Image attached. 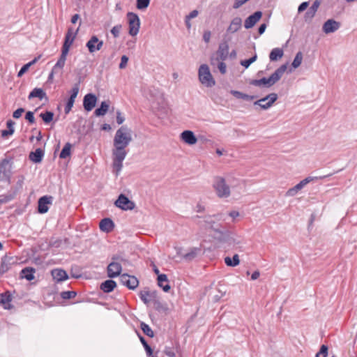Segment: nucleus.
<instances>
[{
	"label": "nucleus",
	"mask_w": 357,
	"mask_h": 357,
	"mask_svg": "<svg viewBox=\"0 0 357 357\" xmlns=\"http://www.w3.org/2000/svg\"><path fill=\"white\" fill-rule=\"evenodd\" d=\"M286 70L287 64H283L280 66L268 78L263 77L260 79H252L250 82V84L256 86H261L264 85L265 86L270 87L280 79Z\"/></svg>",
	"instance_id": "obj_2"
},
{
	"label": "nucleus",
	"mask_w": 357,
	"mask_h": 357,
	"mask_svg": "<svg viewBox=\"0 0 357 357\" xmlns=\"http://www.w3.org/2000/svg\"><path fill=\"white\" fill-rule=\"evenodd\" d=\"M78 31L79 28H77V30H74L72 27H69L68 29L67 33L65 36V40L61 50H63L67 52H69L70 46L73 43Z\"/></svg>",
	"instance_id": "obj_11"
},
{
	"label": "nucleus",
	"mask_w": 357,
	"mask_h": 357,
	"mask_svg": "<svg viewBox=\"0 0 357 357\" xmlns=\"http://www.w3.org/2000/svg\"><path fill=\"white\" fill-rule=\"evenodd\" d=\"M212 187L218 198L225 199L229 197L231 195L230 186L227 184L225 178L223 176H214Z\"/></svg>",
	"instance_id": "obj_3"
},
{
	"label": "nucleus",
	"mask_w": 357,
	"mask_h": 357,
	"mask_svg": "<svg viewBox=\"0 0 357 357\" xmlns=\"http://www.w3.org/2000/svg\"><path fill=\"white\" fill-rule=\"evenodd\" d=\"M229 54V45L227 42L221 43L215 54L211 57V64L215 66L220 61L227 59Z\"/></svg>",
	"instance_id": "obj_6"
},
{
	"label": "nucleus",
	"mask_w": 357,
	"mask_h": 357,
	"mask_svg": "<svg viewBox=\"0 0 357 357\" xmlns=\"http://www.w3.org/2000/svg\"><path fill=\"white\" fill-rule=\"evenodd\" d=\"M212 231L213 232V238L219 242L224 241L228 234V231L223 228L222 225H216V228Z\"/></svg>",
	"instance_id": "obj_22"
},
{
	"label": "nucleus",
	"mask_w": 357,
	"mask_h": 357,
	"mask_svg": "<svg viewBox=\"0 0 357 357\" xmlns=\"http://www.w3.org/2000/svg\"><path fill=\"white\" fill-rule=\"evenodd\" d=\"M308 6V3L307 2H303L302 3L300 4V6H298V13H301L303 11H304Z\"/></svg>",
	"instance_id": "obj_64"
},
{
	"label": "nucleus",
	"mask_w": 357,
	"mask_h": 357,
	"mask_svg": "<svg viewBox=\"0 0 357 357\" xmlns=\"http://www.w3.org/2000/svg\"><path fill=\"white\" fill-rule=\"evenodd\" d=\"M36 61H37V59L36 58L33 60H32L31 61H30L29 63L24 65L22 67V68L20 70V71L18 72L17 76L22 77L29 70L30 66L36 62Z\"/></svg>",
	"instance_id": "obj_47"
},
{
	"label": "nucleus",
	"mask_w": 357,
	"mask_h": 357,
	"mask_svg": "<svg viewBox=\"0 0 357 357\" xmlns=\"http://www.w3.org/2000/svg\"><path fill=\"white\" fill-rule=\"evenodd\" d=\"M114 205L123 211H131L135 208V204L125 195L121 194L115 201Z\"/></svg>",
	"instance_id": "obj_9"
},
{
	"label": "nucleus",
	"mask_w": 357,
	"mask_h": 357,
	"mask_svg": "<svg viewBox=\"0 0 357 357\" xmlns=\"http://www.w3.org/2000/svg\"><path fill=\"white\" fill-rule=\"evenodd\" d=\"M68 54V52L61 50L60 57L54 65L53 70H55L56 68H63L64 67Z\"/></svg>",
	"instance_id": "obj_39"
},
{
	"label": "nucleus",
	"mask_w": 357,
	"mask_h": 357,
	"mask_svg": "<svg viewBox=\"0 0 357 357\" xmlns=\"http://www.w3.org/2000/svg\"><path fill=\"white\" fill-rule=\"evenodd\" d=\"M122 267L119 263L112 261L107 266V275L110 278L120 275Z\"/></svg>",
	"instance_id": "obj_17"
},
{
	"label": "nucleus",
	"mask_w": 357,
	"mask_h": 357,
	"mask_svg": "<svg viewBox=\"0 0 357 357\" xmlns=\"http://www.w3.org/2000/svg\"><path fill=\"white\" fill-rule=\"evenodd\" d=\"M181 139L188 145H194L197 142L196 136L191 130H185L181 132Z\"/></svg>",
	"instance_id": "obj_19"
},
{
	"label": "nucleus",
	"mask_w": 357,
	"mask_h": 357,
	"mask_svg": "<svg viewBox=\"0 0 357 357\" xmlns=\"http://www.w3.org/2000/svg\"><path fill=\"white\" fill-rule=\"evenodd\" d=\"M224 61H220L219 62H218L216 63L215 66H218L220 72L222 73V74H225L226 73V71H227V66H226V64L223 62Z\"/></svg>",
	"instance_id": "obj_55"
},
{
	"label": "nucleus",
	"mask_w": 357,
	"mask_h": 357,
	"mask_svg": "<svg viewBox=\"0 0 357 357\" xmlns=\"http://www.w3.org/2000/svg\"><path fill=\"white\" fill-rule=\"evenodd\" d=\"M140 328L143 331V333L150 337H153L154 336V333L150 326L145 324L144 322H141Z\"/></svg>",
	"instance_id": "obj_43"
},
{
	"label": "nucleus",
	"mask_w": 357,
	"mask_h": 357,
	"mask_svg": "<svg viewBox=\"0 0 357 357\" xmlns=\"http://www.w3.org/2000/svg\"><path fill=\"white\" fill-rule=\"evenodd\" d=\"M53 197L52 196H43L38 202V211L40 213H45L48 211L49 205L52 204Z\"/></svg>",
	"instance_id": "obj_15"
},
{
	"label": "nucleus",
	"mask_w": 357,
	"mask_h": 357,
	"mask_svg": "<svg viewBox=\"0 0 357 357\" xmlns=\"http://www.w3.org/2000/svg\"><path fill=\"white\" fill-rule=\"evenodd\" d=\"M11 301V294L8 291L0 294V304L2 305L5 309H9L10 307Z\"/></svg>",
	"instance_id": "obj_31"
},
{
	"label": "nucleus",
	"mask_w": 357,
	"mask_h": 357,
	"mask_svg": "<svg viewBox=\"0 0 357 357\" xmlns=\"http://www.w3.org/2000/svg\"><path fill=\"white\" fill-rule=\"evenodd\" d=\"M128 61V57L126 55H123L121 58V63L119 64V68L123 69L127 66Z\"/></svg>",
	"instance_id": "obj_57"
},
{
	"label": "nucleus",
	"mask_w": 357,
	"mask_h": 357,
	"mask_svg": "<svg viewBox=\"0 0 357 357\" xmlns=\"http://www.w3.org/2000/svg\"><path fill=\"white\" fill-rule=\"evenodd\" d=\"M35 268L31 267H26L22 270L20 273L21 278H25L29 281L34 279Z\"/></svg>",
	"instance_id": "obj_34"
},
{
	"label": "nucleus",
	"mask_w": 357,
	"mask_h": 357,
	"mask_svg": "<svg viewBox=\"0 0 357 357\" xmlns=\"http://www.w3.org/2000/svg\"><path fill=\"white\" fill-rule=\"evenodd\" d=\"M131 130L126 126L119 128L114 137L112 149V166L116 175H119L123 167V161L128 151L126 148L132 142Z\"/></svg>",
	"instance_id": "obj_1"
},
{
	"label": "nucleus",
	"mask_w": 357,
	"mask_h": 357,
	"mask_svg": "<svg viewBox=\"0 0 357 357\" xmlns=\"http://www.w3.org/2000/svg\"><path fill=\"white\" fill-rule=\"evenodd\" d=\"M74 102H75V100H73V99L68 98L67 103L66 105V107H65L66 114H68L71 110L72 107H73Z\"/></svg>",
	"instance_id": "obj_58"
},
{
	"label": "nucleus",
	"mask_w": 357,
	"mask_h": 357,
	"mask_svg": "<svg viewBox=\"0 0 357 357\" xmlns=\"http://www.w3.org/2000/svg\"><path fill=\"white\" fill-rule=\"evenodd\" d=\"M100 229L107 233L110 232L114 227V223L110 218H104L99 224Z\"/></svg>",
	"instance_id": "obj_26"
},
{
	"label": "nucleus",
	"mask_w": 357,
	"mask_h": 357,
	"mask_svg": "<svg viewBox=\"0 0 357 357\" xmlns=\"http://www.w3.org/2000/svg\"><path fill=\"white\" fill-rule=\"evenodd\" d=\"M198 15V11L197 10H194L190 13L188 15L185 17V23H188V21L196 17Z\"/></svg>",
	"instance_id": "obj_59"
},
{
	"label": "nucleus",
	"mask_w": 357,
	"mask_h": 357,
	"mask_svg": "<svg viewBox=\"0 0 357 357\" xmlns=\"http://www.w3.org/2000/svg\"><path fill=\"white\" fill-rule=\"evenodd\" d=\"M199 79L200 82L207 87H212L215 84V82L210 72L209 68L206 64H202L199 68Z\"/></svg>",
	"instance_id": "obj_5"
},
{
	"label": "nucleus",
	"mask_w": 357,
	"mask_h": 357,
	"mask_svg": "<svg viewBox=\"0 0 357 357\" xmlns=\"http://www.w3.org/2000/svg\"><path fill=\"white\" fill-rule=\"evenodd\" d=\"M157 280L158 286L161 287L164 291H169V290L170 289V285L169 284V281L167 275H158Z\"/></svg>",
	"instance_id": "obj_29"
},
{
	"label": "nucleus",
	"mask_w": 357,
	"mask_h": 357,
	"mask_svg": "<svg viewBox=\"0 0 357 357\" xmlns=\"http://www.w3.org/2000/svg\"><path fill=\"white\" fill-rule=\"evenodd\" d=\"M328 355V347L326 345H321L319 351L316 354V357H326ZM332 357H336L333 356Z\"/></svg>",
	"instance_id": "obj_50"
},
{
	"label": "nucleus",
	"mask_w": 357,
	"mask_h": 357,
	"mask_svg": "<svg viewBox=\"0 0 357 357\" xmlns=\"http://www.w3.org/2000/svg\"><path fill=\"white\" fill-rule=\"evenodd\" d=\"M278 95L272 93L266 97L261 98L254 102V105H258L263 109H267L277 100Z\"/></svg>",
	"instance_id": "obj_10"
},
{
	"label": "nucleus",
	"mask_w": 357,
	"mask_h": 357,
	"mask_svg": "<svg viewBox=\"0 0 357 357\" xmlns=\"http://www.w3.org/2000/svg\"><path fill=\"white\" fill-rule=\"evenodd\" d=\"M44 151L41 149H37L35 151L31 152L29 159L33 162L38 163L43 160Z\"/></svg>",
	"instance_id": "obj_32"
},
{
	"label": "nucleus",
	"mask_w": 357,
	"mask_h": 357,
	"mask_svg": "<svg viewBox=\"0 0 357 357\" xmlns=\"http://www.w3.org/2000/svg\"><path fill=\"white\" fill-rule=\"evenodd\" d=\"M52 276L53 279L57 282L64 281L68 278V275L67 273L63 270L59 268L53 269L51 271Z\"/></svg>",
	"instance_id": "obj_24"
},
{
	"label": "nucleus",
	"mask_w": 357,
	"mask_h": 357,
	"mask_svg": "<svg viewBox=\"0 0 357 357\" xmlns=\"http://www.w3.org/2000/svg\"><path fill=\"white\" fill-rule=\"evenodd\" d=\"M102 45L103 41L99 40L98 36L96 35L92 36L86 44V47L88 48V50L91 54L100 50L102 47Z\"/></svg>",
	"instance_id": "obj_14"
},
{
	"label": "nucleus",
	"mask_w": 357,
	"mask_h": 357,
	"mask_svg": "<svg viewBox=\"0 0 357 357\" xmlns=\"http://www.w3.org/2000/svg\"><path fill=\"white\" fill-rule=\"evenodd\" d=\"M257 56L255 54L249 59L242 60L241 61V64L243 66H244L245 68H248L250 66L251 63H252L253 62H255L257 60Z\"/></svg>",
	"instance_id": "obj_51"
},
{
	"label": "nucleus",
	"mask_w": 357,
	"mask_h": 357,
	"mask_svg": "<svg viewBox=\"0 0 357 357\" xmlns=\"http://www.w3.org/2000/svg\"><path fill=\"white\" fill-rule=\"evenodd\" d=\"M34 98H38L40 100H43V98H46V93L42 89L35 88L30 92L28 96L29 100H31Z\"/></svg>",
	"instance_id": "obj_36"
},
{
	"label": "nucleus",
	"mask_w": 357,
	"mask_h": 357,
	"mask_svg": "<svg viewBox=\"0 0 357 357\" xmlns=\"http://www.w3.org/2000/svg\"><path fill=\"white\" fill-rule=\"evenodd\" d=\"M153 308L159 312H165L167 310L168 307L167 304L162 302L160 299H158L156 296L154 298H153Z\"/></svg>",
	"instance_id": "obj_33"
},
{
	"label": "nucleus",
	"mask_w": 357,
	"mask_h": 357,
	"mask_svg": "<svg viewBox=\"0 0 357 357\" xmlns=\"http://www.w3.org/2000/svg\"><path fill=\"white\" fill-rule=\"evenodd\" d=\"M97 101V98L92 93H88L84 97L83 105L85 110L89 112L93 109Z\"/></svg>",
	"instance_id": "obj_18"
},
{
	"label": "nucleus",
	"mask_w": 357,
	"mask_h": 357,
	"mask_svg": "<svg viewBox=\"0 0 357 357\" xmlns=\"http://www.w3.org/2000/svg\"><path fill=\"white\" fill-rule=\"evenodd\" d=\"M262 16V13L261 11H257L254 13L252 15H250L245 20L244 23V26L245 29H250L255 26V24L260 20Z\"/></svg>",
	"instance_id": "obj_20"
},
{
	"label": "nucleus",
	"mask_w": 357,
	"mask_h": 357,
	"mask_svg": "<svg viewBox=\"0 0 357 357\" xmlns=\"http://www.w3.org/2000/svg\"><path fill=\"white\" fill-rule=\"evenodd\" d=\"M13 158L11 156H6L0 162V182H5L7 184L10 183L12 176V168Z\"/></svg>",
	"instance_id": "obj_4"
},
{
	"label": "nucleus",
	"mask_w": 357,
	"mask_h": 357,
	"mask_svg": "<svg viewBox=\"0 0 357 357\" xmlns=\"http://www.w3.org/2000/svg\"><path fill=\"white\" fill-rule=\"evenodd\" d=\"M225 263L228 266L234 267L238 266L240 264L239 256L237 254H235L233 256V258H230L229 257H226L225 258Z\"/></svg>",
	"instance_id": "obj_40"
},
{
	"label": "nucleus",
	"mask_w": 357,
	"mask_h": 357,
	"mask_svg": "<svg viewBox=\"0 0 357 357\" xmlns=\"http://www.w3.org/2000/svg\"><path fill=\"white\" fill-rule=\"evenodd\" d=\"M152 357H176L175 349L173 347H165L162 351L158 350Z\"/></svg>",
	"instance_id": "obj_23"
},
{
	"label": "nucleus",
	"mask_w": 357,
	"mask_h": 357,
	"mask_svg": "<svg viewBox=\"0 0 357 357\" xmlns=\"http://www.w3.org/2000/svg\"><path fill=\"white\" fill-rule=\"evenodd\" d=\"M71 146H72L69 142L66 143L60 153L59 158H66L67 157L70 156Z\"/></svg>",
	"instance_id": "obj_42"
},
{
	"label": "nucleus",
	"mask_w": 357,
	"mask_h": 357,
	"mask_svg": "<svg viewBox=\"0 0 357 357\" xmlns=\"http://www.w3.org/2000/svg\"><path fill=\"white\" fill-rule=\"evenodd\" d=\"M242 26V20L239 17H234L227 29V33H234L238 31Z\"/></svg>",
	"instance_id": "obj_25"
},
{
	"label": "nucleus",
	"mask_w": 357,
	"mask_h": 357,
	"mask_svg": "<svg viewBox=\"0 0 357 357\" xmlns=\"http://www.w3.org/2000/svg\"><path fill=\"white\" fill-rule=\"evenodd\" d=\"M201 248H191L188 252L182 256L183 259L190 261L197 257L201 253Z\"/></svg>",
	"instance_id": "obj_27"
},
{
	"label": "nucleus",
	"mask_w": 357,
	"mask_h": 357,
	"mask_svg": "<svg viewBox=\"0 0 357 357\" xmlns=\"http://www.w3.org/2000/svg\"><path fill=\"white\" fill-rule=\"evenodd\" d=\"M319 5H320V2L318 0H316L315 1H314L312 5L310 7V8L307 10V11L305 14V21L310 20L314 17L317 10L319 7Z\"/></svg>",
	"instance_id": "obj_28"
},
{
	"label": "nucleus",
	"mask_w": 357,
	"mask_h": 357,
	"mask_svg": "<svg viewBox=\"0 0 357 357\" xmlns=\"http://www.w3.org/2000/svg\"><path fill=\"white\" fill-rule=\"evenodd\" d=\"M218 217L219 215H214L213 216L208 215L205 217L203 227H204L206 229L210 230L211 231H213L216 228V225H219L215 222V220H220Z\"/></svg>",
	"instance_id": "obj_21"
},
{
	"label": "nucleus",
	"mask_w": 357,
	"mask_h": 357,
	"mask_svg": "<svg viewBox=\"0 0 357 357\" xmlns=\"http://www.w3.org/2000/svg\"><path fill=\"white\" fill-rule=\"evenodd\" d=\"M211 36V31H204V35H203V39H204V40L206 43H208L210 41Z\"/></svg>",
	"instance_id": "obj_63"
},
{
	"label": "nucleus",
	"mask_w": 357,
	"mask_h": 357,
	"mask_svg": "<svg viewBox=\"0 0 357 357\" xmlns=\"http://www.w3.org/2000/svg\"><path fill=\"white\" fill-rule=\"evenodd\" d=\"M125 121L124 116L122 115L120 111L116 112V122L119 125H121Z\"/></svg>",
	"instance_id": "obj_60"
},
{
	"label": "nucleus",
	"mask_w": 357,
	"mask_h": 357,
	"mask_svg": "<svg viewBox=\"0 0 357 357\" xmlns=\"http://www.w3.org/2000/svg\"><path fill=\"white\" fill-rule=\"evenodd\" d=\"M139 337L140 342H142V345L144 347L146 355L148 356L152 357V356H153L154 354H153V351L151 347L148 344V343L146 342V341L142 336L139 335Z\"/></svg>",
	"instance_id": "obj_45"
},
{
	"label": "nucleus",
	"mask_w": 357,
	"mask_h": 357,
	"mask_svg": "<svg viewBox=\"0 0 357 357\" xmlns=\"http://www.w3.org/2000/svg\"><path fill=\"white\" fill-rule=\"evenodd\" d=\"M327 176H319V177L307 176L305 178H304L303 180H302L301 181H300L298 184H296L293 188H289L287 191L286 195L288 197H294L298 193V191L302 190L307 183H309L313 181H317L318 179H321L324 178H326Z\"/></svg>",
	"instance_id": "obj_7"
},
{
	"label": "nucleus",
	"mask_w": 357,
	"mask_h": 357,
	"mask_svg": "<svg viewBox=\"0 0 357 357\" xmlns=\"http://www.w3.org/2000/svg\"><path fill=\"white\" fill-rule=\"evenodd\" d=\"M284 52L281 48H274L269 54V59L271 61H278L283 56Z\"/></svg>",
	"instance_id": "obj_38"
},
{
	"label": "nucleus",
	"mask_w": 357,
	"mask_h": 357,
	"mask_svg": "<svg viewBox=\"0 0 357 357\" xmlns=\"http://www.w3.org/2000/svg\"><path fill=\"white\" fill-rule=\"evenodd\" d=\"M116 284L115 281L112 280H108L105 282H103L100 284V289L103 291L105 293H109L114 290V289L116 287Z\"/></svg>",
	"instance_id": "obj_35"
},
{
	"label": "nucleus",
	"mask_w": 357,
	"mask_h": 357,
	"mask_svg": "<svg viewBox=\"0 0 357 357\" xmlns=\"http://www.w3.org/2000/svg\"><path fill=\"white\" fill-rule=\"evenodd\" d=\"M79 84L77 83V84H74L72 89L70 90V96L69 98L75 100L78 93H79Z\"/></svg>",
	"instance_id": "obj_48"
},
{
	"label": "nucleus",
	"mask_w": 357,
	"mask_h": 357,
	"mask_svg": "<svg viewBox=\"0 0 357 357\" xmlns=\"http://www.w3.org/2000/svg\"><path fill=\"white\" fill-rule=\"evenodd\" d=\"M77 295V293L74 291H63L61 294V296L63 299H70L75 298Z\"/></svg>",
	"instance_id": "obj_49"
},
{
	"label": "nucleus",
	"mask_w": 357,
	"mask_h": 357,
	"mask_svg": "<svg viewBox=\"0 0 357 357\" xmlns=\"http://www.w3.org/2000/svg\"><path fill=\"white\" fill-rule=\"evenodd\" d=\"M40 117L45 123H50L53 120L54 113L52 112L46 111L44 113H41Z\"/></svg>",
	"instance_id": "obj_44"
},
{
	"label": "nucleus",
	"mask_w": 357,
	"mask_h": 357,
	"mask_svg": "<svg viewBox=\"0 0 357 357\" xmlns=\"http://www.w3.org/2000/svg\"><path fill=\"white\" fill-rule=\"evenodd\" d=\"M24 112V109L23 108H19V109H16L13 114V118L19 119L22 116V114H23Z\"/></svg>",
	"instance_id": "obj_61"
},
{
	"label": "nucleus",
	"mask_w": 357,
	"mask_h": 357,
	"mask_svg": "<svg viewBox=\"0 0 357 357\" xmlns=\"http://www.w3.org/2000/svg\"><path fill=\"white\" fill-rule=\"evenodd\" d=\"M150 3V0H137V8L138 9L146 8Z\"/></svg>",
	"instance_id": "obj_52"
},
{
	"label": "nucleus",
	"mask_w": 357,
	"mask_h": 357,
	"mask_svg": "<svg viewBox=\"0 0 357 357\" xmlns=\"http://www.w3.org/2000/svg\"><path fill=\"white\" fill-rule=\"evenodd\" d=\"M121 27H122L121 25L118 24V25L114 26L111 29V33L113 35V36L114 38H118L119 36V33H120Z\"/></svg>",
	"instance_id": "obj_54"
},
{
	"label": "nucleus",
	"mask_w": 357,
	"mask_h": 357,
	"mask_svg": "<svg viewBox=\"0 0 357 357\" xmlns=\"http://www.w3.org/2000/svg\"><path fill=\"white\" fill-rule=\"evenodd\" d=\"M15 264H17V260L14 257L3 256L1 260L0 276L8 272Z\"/></svg>",
	"instance_id": "obj_12"
},
{
	"label": "nucleus",
	"mask_w": 357,
	"mask_h": 357,
	"mask_svg": "<svg viewBox=\"0 0 357 357\" xmlns=\"http://www.w3.org/2000/svg\"><path fill=\"white\" fill-rule=\"evenodd\" d=\"M230 93L234 96H235L236 98H241V99H243V95L244 93L241 92V91H235V90H231L230 91Z\"/></svg>",
	"instance_id": "obj_62"
},
{
	"label": "nucleus",
	"mask_w": 357,
	"mask_h": 357,
	"mask_svg": "<svg viewBox=\"0 0 357 357\" xmlns=\"http://www.w3.org/2000/svg\"><path fill=\"white\" fill-rule=\"evenodd\" d=\"M127 18L129 24V34L132 36H136L139 29L140 21L138 15L133 13H128Z\"/></svg>",
	"instance_id": "obj_8"
},
{
	"label": "nucleus",
	"mask_w": 357,
	"mask_h": 357,
	"mask_svg": "<svg viewBox=\"0 0 357 357\" xmlns=\"http://www.w3.org/2000/svg\"><path fill=\"white\" fill-rule=\"evenodd\" d=\"M340 27V22H338L333 19H330L324 22L322 29L325 33L328 34V33L335 32Z\"/></svg>",
	"instance_id": "obj_16"
},
{
	"label": "nucleus",
	"mask_w": 357,
	"mask_h": 357,
	"mask_svg": "<svg viewBox=\"0 0 357 357\" xmlns=\"http://www.w3.org/2000/svg\"><path fill=\"white\" fill-rule=\"evenodd\" d=\"M17 183H16V190L18 191L22 188L24 181V176L23 175H19L17 176Z\"/></svg>",
	"instance_id": "obj_53"
},
{
	"label": "nucleus",
	"mask_w": 357,
	"mask_h": 357,
	"mask_svg": "<svg viewBox=\"0 0 357 357\" xmlns=\"http://www.w3.org/2000/svg\"><path fill=\"white\" fill-rule=\"evenodd\" d=\"M14 125H15V122L13 121H12L11 119L8 120L6 122V126H7L8 129L1 130V137H7L9 135H12L15 131Z\"/></svg>",
	"instance_id": "obj_37"
},
{
	"label": "nucleus",
	"mask_w": 357,
	"mask_h": 357,
	"mask_svg": "<svg viewBox=\"0 0 357 357\" xmlns=\"http://www.w3.org/2000/svg\"><path fill=\"white\" fill-rule=\"evenodd\" d=\"M25 119L31 123L33 124L35 123V118L33 112L29 111L26 113Z\"/></svg>",
	"instance_id": "obj_56"
},
{
	"label": "nucleus",
	"mask_w": 357,
	"mask_h": 357,
	"mask_svg": "<svg viewBox=\"0 0 357 357\" xmlns=\"http://www.w3.org/2000/svg\"><path fill=\"white\" fill-rule=\"evenodd\" d=\"M120 282L130 289H135L139 284V281L136 277L126 273L120 275Z\"/></svg>",
	"instance_id": "obj_13"
},
{
	"label": "nucleus",
	"mask_w": 357,
	"mask_h": 357,
	"mask_svg": "<svg viewBox=\"0 0 357 357\" xmlns=\"http://www.w3.org/2000/svg\"><path fill=\"white\" fill-rule=\"evenodd\" d=\"M302 61H303L302 52H298L296 54V56H295L291 65L294 68H297L298 67H299L301 66Z\"/></svg>",
	"instance_id": "obj_46"
},
{
	"label": "nucleus",
	"mask_w": 357,
	"mask_h": 357,
	"mask_svg": "<svg viewBox=\"0 0 357 357\" xmlns=\"http://www.w3.org/2000/svg\"><path fill=\"white\" fill-rule=\"evenodd\" d=\"M139 298L145 304H149L153 301V298H155V292H150L149 291H141L139 293Z\"/></svg>",
	"instance_id": "obj_30"
},
{
	"label": "nucleus",
	"mask_w": 357,
	"mask_h": 357,
	"mask_svg": "<svg viewBox=\"0 0 357 357\" xmlns=\"http://www.w3.org/2000/svg\"><path fill=\"white\" fill-rule=\"evenodd\" d=\"M109 109V104L105 101L102 102L100 107L97 108L94 113L96 116H104Z\"/></svg>",
	"instance_id": "obj_41"
}]
</instances>
